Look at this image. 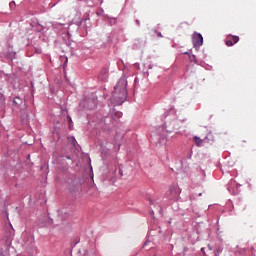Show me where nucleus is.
I'll return each instance as SVG.
<instances>
[{"label": "nucleus", "instance_id": "f257e3e1", "mask_svg": "<svg viewBox=\"0 0 256 256\" xmlns=\"http://www.w3.org/2000/svg\"><path fill=\"white\" fill-rule=\"evenodd\" d=\"M127 80L125 77H121L117 84L114 86V91L112 92V104L114 106H121L127 100Z\"/></svg>", "mask_w": 256, "mask_h": 256}, {"label": "nucleus", "instance_id": "f03ea898", "mask_svg": "<svg viewBox=\"0 0 256 256\" xmlns=\"http://www.w3.org/2000/svg\"><path fill=\"white\" fill-rule=\"evenodd\" d=\"M193 45L195 47H200L203 44V37L199 33H194L192 38Z\"/></svg>", "mask_w": 256, "mask_h": 256}, {"label": "nucleus", "instance_id": "7ed1b4c3", "mask_svg": "<svg viewBox=\"0 0 256 256\" xmlns=\"http://www.w3.org/2000/svg\"><path fill=\"white\" fill-rule=\"evenodd\" d=\"M194 141L198 147H201L203 145V139L198 136H194Z\"/></svg>", "mask_w": 256, "mask_h": 256}, {"label": "nucleus", "instance_id": "20e7f679", "mask_svg": "<svg viewBox=\"0 0 256 256\" xmlns=\"http://www.w3.org/2000/svg\"><path fill=\"white\" fill-rule=\"evenodd\" d=\"M14 104H15L16 106H20V105L23 104V100H22L20 97H15V98H14Z\"/></svg>", "mask_w": 256, "mask_h": 256}, {"label": "nucleus", "instance_id": "39448f33", "mask_svg": "<svg viewBox=\"0 0 256 256\" xmlns=\"http://www.w3.org/2000/svg\"><path fill=\"white\" fill-rule=\"evenodd\" d=\"M225 43H226V45H227L228 47H231V46L234 45L233 41L230 39V36H228V38H227V40H226Z\"/></svg>", "mask_w": 256, "mask_h": 256}, {"label": "nucleus", "instance_id": "423d86ee", "mask_svg": "<svg viewBox=\"0 0 256 256\" xmlns=\"http://www.w3.org/2000/svg\"><path fill=\"white\" fill-rule=\"evenodd\" d=\"M231 37H232L234 44H236L240 40V38L238 36H231Z\"/></svg>", "mask_w": 256, "mask_h": 256}, {"label": "nucleus", "instance_id": "0eeeda50", "mask_svg": "<svg viewBox=\"0 0 256 256\" xmlns=\"http://www.w3.org/2000/svg\"><path fill=\"white\" fill-rule=\"evenodd\" d=\"M189 57H190V60L192 61V63H197V59L194 55L189 56Z\"/></svg>", "mask_w": 256, "mask_h": 256}, {"label": "nucleus", "instance_id": "6e6552de", "mask_svg": "<svg viewBox=\"0 0 256 256\" xmlns=\"http://www.w3.org/2000/svg\"><path fill=\"white\" fill-rule=\"evenodd\" d=\"M13 6H15V2L14 1L10 3V7L12 8Z\"/></svg>", "mask_w": 256, "mask_h": 256}, {"label": "nucleus", "instance_id": "1a4fd4ad", "mask_svg": "<svg viewBox=\"0 0 256 256\" xmlns=\"http://www.w3.org/2000/svg\"><path fill=\"white\" fill-rule=\"evenodd\" d=\"M68 58H64V65H66Z\"/></svg>", "mask_w": 256, "mask_h": 256}, {"label": "nucleus", "instance_id": "9d476101", "mask_svg": "<svg viewBox=\"0 0 256 256\" xmlns=\"http://www.w3.org/2000/svg\"><path fill=\"white\" fill-rule=\"evenodd\" d=\"M68 120L70 121V123H72V119L70 116H68Z\"/></svg>", "mask_w": 256, "mask_h": 256}, {"label": "nucleus", "instance_id": "9b49d317", "mask_svg": "<svg viewBox=\"0 0 256 256\" xmlns=\"http://www.w3.org/2000/svg\"><path fill=\"white\" fill-rule=\"evenodd\" d=\"M136 23H137L138 25H140V21H139V20H136Z\"/></svg>", "mask_w": 256, "mask_h": 256}, {"label": "nucleus", "instance_id": "f8f14e48", "mask_svg": "<svg viewBox=\"0 0 256 256\" xmlns=\"http://www.w3.org/2000/svg\"><path fill=\"white\" fill-rule=\"evenodd\" d=\"M15 53H12L11 55L13 56Z\"/></svg>", "mask_w": 256, "mask_h": 256}, {"label": "nucleus", "instance_id": "ddd939ff", "mask_svg": "<svg viewBox=\"0 0 256 256\" xmlns=\"http://www.w3.org/2000/svg\"><path fill=\"white\" fill-rule=\"evenodd\" d=\"M201 251H204V249L202 248Z\"/></svg>", "mask_w": 256, "mask_h": 256}, {"label": "nucleus", "instance_id": "4468645a", "mask_svg": "<svg viewBox=\"0 0 256 256\" xmlns=\"http://www.w3.org/2000/svg\"><path fill=\"white\" fill-rule=\"evenodd\" d=\"M63 69H64V71H65V66H64V68H63Z\"/></svg>", "mask_w": 256, "mask_h": 256}, {"label": "nucleus", "instance_id": "2eb2a0df", "mask_svg": "<svg viewBox=\"0 0 256 256\" xmlns=\"http://www.w3.org/2000/svg\"><path fill=\"white\" fill-rule=\"evenodd\" d=\"M202 194L200 193L199 196H201Z\"/></svg>", "mask_w": 256, "mask_h": 256}]
</instances>
